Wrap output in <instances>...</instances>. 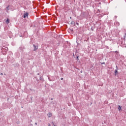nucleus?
<instances>
[{"instance_id":"1","label":"nucleus","mask_w":126,"mask_h":126,"mask_svg":"<svg viewBox=\"0 0 126 126\" xmlns=\"http://www.w3.org/2000/svg\"><path fill=\"white\" fill-rule=\"evenodd\" d=\"M1 50L2 53H3V55H6V52L8 51V48L7 47H3Z\"/></svg>"},{"instance_id":"2","label":"nucleus","mask_w":126,"mask_h":126,"mask_svg":"<svg viewBox=\"0 0 126 126\" xmlns=\"http://www.w3.org/2000/svg\"><path fill=\"white\" fill-rule=\"evenodd\" d=\"M118 69H119V68H118V66L116 65V69L115 70V75H118Z\"/></svg>"},{"instance_id":"3","label":"nucleus","mask_w":126,"mask_h":126,"mask_svg":"<svg viewBox=\"0 0 126 126\" xmlns=\"http://www.w3.org/2000/svg\"><path fill=\"white\" fill-rule=\"evenodd\" d=\"M34 49L33 51H37V49H38V46H36V45H35V44L33 45Z\"/></svg>"},{"instance_id":"4","label":"nucleus","mask_w":126,"mask_h":126,"mask_svg":"<svg viewBox=\"0 0 126 126\" xmlns=\"http://www.w3.org/2000/svg\"><path fill=\"white\" fill-rule=\"evenodd\" d=\"M28 15H29L28 13V12H26V13H25L24 15V18H26V17H27V16H28Z\"/></svg>"},{"instance_id":"5","label":"nucleus","mask_w":126,"mask_h":126,"mask_svg":"<svg viewBox=\"0 0 126 126\" xmlns=\"http://www.w3.org/2000/svg\"><path fill=\"white\" fill-rule=\"evenodd\" d=\"M47 116H48V118H51V117H52V114L51 113H49L48 114Z\"/></svg>"},{"instance_id":"6","label":"nucleus","mask_w":126,"mask_h":126,"mask_svg":"<svg viewBox=\"0 0 126 126\" xmlns=\"http://www.w3.org/2000/svg\"><path fill=\"white\" fill-rule=\"evenodd\" d=\"M71 24V25H73V26H75V22L74 21H72Z\"/></svg>"},{"instance_id":"7","label":"nucleus","mask_w":126,"mask_h":126,"mask_svg":"<svg viewBox=\"0 0 126 126\" xmlns=\"http://www.w3.org/2000/svg\"><path fill=\"white\" fill-rule=\"evenodd\" d=\"M9 5H8V6L6 7V9H7L6 12H8V10H9Z\"/></svg>"},{"instance_id":"8","label":"nucleus","mask_w":126,"mask_h":126,"mask_svg":"<svg viewBox=\"0 0 126 126\" xmlns=\"http://www.w3.org/2000/svg\"><path fill=\"white\" fill-rule=\"evenodd\" d=\"M118 110H119V111H120V110H122V107H121L120 105L118 106Z\"/></svg>"},{"instance_id":"9","label":"nucleus","mask_w":126,"mask_h":126,"mask_svg":"<svg viewBox=\"0 0 126 126\" xmlns=\"http://www.w3.org/2000/svg\"><path fill=\"white\" fill-rule=\"evenodd\" d=\"M6 23H7L8 24V23H9V19H7L6 21Z\"/></svg>"},{"instance_id":"10","label":"nucleus","mask_w":126,"mask_h":126,"mask_svg":"<svg viewBox=\"0 0 126 126\" xmlns=\"http://www.w3.org/2000/svg\"><path fill=\"white\" fill-rule=\"evenodd\" d=\"M61 80H63V78H61Z\"/></svg>"},{"instance_id":"11","label":"nucleus","mask_w":126,"mask_h":126,"mask_svg":"<svg viewBox=\"0 0 126 126\" xmlns=\"http://www.w3.org/2000/svg\"><path fill=\"white\" fill-rule=\"evenodd\" d=\"M0 75H3V74L2 73H1Z\"/></svg>"},{"instance_id":"12","label":"nucleus","mask_w":126,"mask_h":126,"mask_svg":"<svg viewBox=\"0 0 126 126\" xmlns=\"http://www.w3.org/2000/svg\"><path fill=\"white\" fill-rule=\"evenodd\" d=\"M105 63H101V64H104Z\"/></svg>"},{"instance_id":"13","label":"nucleus","mask_w":126,"mask_h":126,"mask_svg":"<svg viewBox=\"0 0 126 126\" xmlns=\"http://www.w3.org/2000/svg\"><path fill=\"white\" fill-rule=\"evenodd\" d=\"M76 24H77V25H78L79 24H78V23H76Z\"/></svg>"},{"instance_id":"14","label":"nucleus","mask_w":126,"mask_h":126,"mask_svg":"<svg viewBox=\"0 0 126 126\" xmlns=\"http://www.w3.org/2000/svg\"><path fill=\"white\" fill-rule=\"evenodd\" d=\"M48 126H51V124H49Z\"/></svg>"},{"instance_id":"15","label":"nucleus","mask_w":126,"mask_h":126,"mask_svg":"<svg viewBox=\"0 0 126 126\" xmlns=\"http://www.w3.org/2000/svg\"><path fill=\"white\" fill-rule=\"evenodd\" d=\"M40 75V73H38V74H37V75Z\"/></svg>"},{"instance_id":"16","label":"nucleus","mask_w":126,"mask_h":126,"mask_svg":"<svg viewBox=\"0 0 126 126\" xmlns=\"http://www.w3.org/2000/svg\"><path fill=\"white\" fill-rule=\"evenodd\" d=\"M77 59H78V56L77 57Z\"/></svg>"},{"instance_id":"17","label":"nucleus","mask_w":126,"mask_h":126,"mask_svg":"<svg viewBox=\"0 0 126 126\" xmlns=\"http://www.w3.org/2000/svg\"><path fill=\"white\" fill-rule=\"evenodd\" d=\"M70 18L71 19V17H70Z\"/></svg>"},{"instance_id":"18","label":"nucleus","mask_w":126,"mask_h":126,"mask_svg":"<svg viewBox=\"0 0 126 126\" xmlns=\"http://www.w3.org/2000/svg\"><path fill=\"white\" fill-rule=\"evenodd\" d=\"M35 125H37V123H35Z\"/></svg>"},{"instance_id":"19","label":"nucleus","mask_w":126,"mask_h":126,"mask_svg":"<svg viewBox=\"0 0 126 126\" xmlns=\"http://www.w3.org/2000/svg\"><path fill=\"white\" fill-rule=\"evenodd\" d=\"M4 75H5V74H4Z\"/></svg>"},{"instance_id":"20","label":"nucleus","mask_w":126,"mask_h":126,"mask_svg":"<svg viewBox=\"0 0 126 126\" xmlns=\"http://www.w3.org/2000/svg\"><path fill=\"white\" fill-rule=\"evenodd\" d=\"M54 126H56V125H54Z\"/></svg>"}]
</instances>
